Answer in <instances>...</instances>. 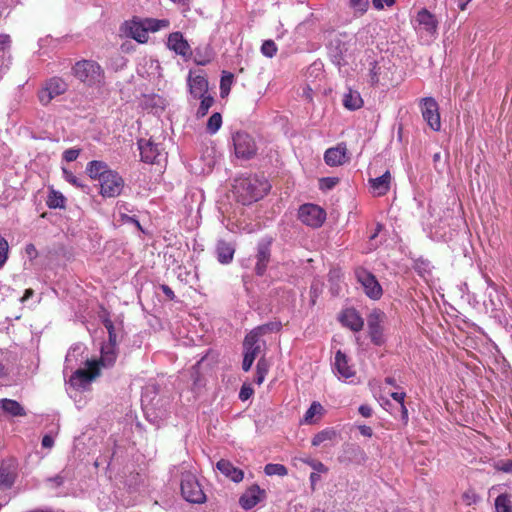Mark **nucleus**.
Instances as JSON below:
<instances>
[{"mask_svg": "<svg viewBox=\"0 0 512 512\" xmlns=\"http://www.w3.org/2000/svg\"><path fill=\"white\" fill-rule=\"evenodd\" d=\"M88 176L99 182L100 195L104 198H114L121 194L124 180L118 172L110 169L107 163L93 160L86 166Z\"/></svg>", "mask_w": 512, "mask_h": 512, "instance_id": "1", "label": "nucleus"}, {"mask_svg": "<svg viewBox=\"0 0 512 512\" xmlns=\"http://www.w3.org/2000/svg\"><path fill=\"white\" fill-rule=\"evenodd\" d=\"M271 186L264 176H247L235 180L234 193L243 205H248L263 198Z\"/></svg>", "mask_w": 512, "mask_h": 512, "instance_id": "2", "label": "nucleus"}, {"mask_svg": "<svg viewBox=\"0 0 512 512\" xmlns=\"http://www.w3.org/2000/svg\"><path fill=\"white\" fill-rule=\"evenodd\" d=\"M74 76L88 86H100L104 83V71L93 60H81L73 66Z\"/></svg>", "mask_w": 512, "mask_h": 512, "instance_id": "3", "label": "nucleus"}, {"mask_svg": "<svg viewBox=\"0 0 512 512\" xmlns=\"http://www.w3.org/2000/svg\"><path fill=\"white\" fill-rule=\"evenodd\" d=\"M181 494L183 498L193 504H202L206 495L197 477L191 472H184L181 476Z\"/></svg>", "mask_w": 512, "mask_h": 512, "instance_id": "4", "label": "nucleus"}, {"mask_svg": "<svg viewBox=\"0 0 512 512\" xmlns=\"http://www.w3.org/2000/svg\"><path fill=\"white\" fill-rule=\"evenodd\" d=\"M264 330V327H258L251 331L244 339L243 348H244V358L242 362V368L244 371H249L251 366L257 357V355L261 351V344L259 342V337Z\"/></svg>", "mask_w": 512, "mask_h": 512, "instance_id": "5", "label": "nucleus"}, {"mask_svg": "<svg viewBox=\"0 0 512 512\" xmlns=\"http://www.w3.org/2000/svg\"><path fill=\"white\" fill-rule=\"evenodd\" d=\"M67 89L68 84L63 78L58 76L51 77L43 83L41 89L38 91L39 102L46 106L55 97L64 94Z\"/></svg>", "mask_w": 512, "mask_h": 512, "instance_id": "6", "label": "nucleus"}, {"mask_svg": "<svg viewBox=\"0 0 512 512\" xmlns=\"http://www.w3.org/2000/svg\"><path fill=\"white\" fill-rule=\"evenodd\" d=\"M86 364L88 369H76L69 379V384L75 389H86L91 381L99 375V368L97 367V363L93 361L86 360Z\"/></svg>", "mask_w": 512, "mask_h": 512, "instance_id": "7", "label": "nucleus"}, {"mask_svg": "<svg viewBox=\"0 0 512 512\" xmlns=\"http://www.w3.org/2000/svg\"><path fill=\"white\" fill-rule=\"evenodd\" d=\"M298 218L303 224L312 228H318L324 223L326 212L316 204L307 203L300 206Z\"/></svg>", "mask_w": 512, "mask_h": 512, "instance_id": "8", "label": "nucleus"}, {"mask_svg": "<svg viewBox=\"0 0 512 512\" xmlns=\"http://www.w3.org/2000/svg\"><path fill=\"white\" fill-rule=\"evenodd\" d=\"M358 282L363 287L365 294L372 300H378L383 294L381 285L376 277L364 268H358L355 271Z\"/></svg>", "mask_w": 512, "mask_h": 512, "instance_id": "9", "label": "nucleus"}, {"mask_svg": "<svg viewBox=\"0 0 512 512\" xmlns=\"http://www.w3.org/2000/svg\"><path fill=\"white\" fill-rule=\"evenodd\" d=\"M420 109L423 119L433 131L441 129L439 106L433 97H425L420 100Z\"/></svg>", "mask_w": 512, "mask_h": 512, "instance_id": "10", "label": "nucleus"}, {"mask_svg": "<svg viewBox=\"0 0 512 512\" xmlns=\"http://www.w3.org/2000/svg\"><path fill=\"white\" fill-rule=\"evenodd\" d=\"M233 144L235 155L238 158L249 159L253 157L257 151L255 141L246 132H237L233 136Z\"/></svg>", "mask_w": 512, "mask_h": 512, "instance_id": "11", "label": "nucleus"}, {"mask_svg": "<svg viewBox=\"0 0 512 512\" xmlns=\"http://www.w3.org/2000/svg\"><path fill=\"white\" fill-rule=\"evenodd\" d=\"M273 240V237L265 236L261 238L257 244L255 272L259 276H262L267 269Z\"/></svg>", "mask_w": 512, "mask_h": 512, "instance_id": "12", "label": "nucleus"}, {"mask_svg": "<svg viewBox=\"0 0 512 512\" xmlns=\"http://www.w3.org/2000/svg\"><path fill=\"white\" fill-rule=\"evenodd\" d=\"M385 317L384 312L375 309L369 314L367 320L371 341L378 346L384 343L382 323L384 322Z\"/></svg>", "mask_w": 512, "mask_h": 512, "instance_id": "13", "label": "nucleus"}, {"mask_svg": "<svg viewBox=\"0 0 512 512\" xmlns=\"http://www.w3.org/2000/svg\"><path fill=\"white\" fill-rule=\"evenodd\" d=\"M332 370L335 376L341 381H347L356 374L353 365L349 364L347 355L340 350L335 353Z\"/></svg>", "mask_w": 512, "mask_h": 512, "instance_id": "14", "label": "nucleus"}, {"mask_svg": "<svg viewBox=\"0 0 512 512\" xmlns=\"http://www.w3.org/2000/svg\"><path fill=\"white\" fill-rule=\"evenodd\" d=\"M266 499V491L259 485L248 487L239 498V505L244 510H250Z\"/></svg>", "mask_w": 512, "mask_h": 512, "instance_id": "15", "label": "nucleus"}, {"mask_svg": "<svg viewBox=\"0 0 512 512\" xmlns=\"http://www.w3.org/2000/svg\"><path fill=\"white\" fill-rule=\"evenodd\" d=\"M348 35L340 34L335 36L329 43V55L332 61L337 65H342L345 62L346 53L348 51Z\"/></svg>", "mask_w": 512, "mask_h": 512, "instance_id": "16", "label": "nucleus"}, {"mask_svg": "<svg viewBox=\"0 0 512 512\" xmlns=\"http://www.w3.org/2000/svg\"><path fill=\"white\" fill-rule=\"evenodd\" d=\"M138 148L143 162L154 164L160 161L162 148L151 139H140L138 141Z\"/></svg>", "mask_w": 512, "mask_h": 512, "instance_id": "17", "label": "nucleus"}, {"mask_svg": "<svg viewBox=\"0 0 512 512\" xmlns=\"http://www.w3.org/2000/svg\"><path fill=\"white\" fill-rule=\"evenodd\" d=\"M414 23V27L417 31L422 30L430 35L435 34L438 28V21L435 15L428 11L426 8H422L418 11Z\"/></svg>", "mask_w": 512, "mask_h": 512, "instance_id": "18", "label": "nucleus"}, {"mask_svg": "<svg viewBox=\"0 0 512 512\" xmlns=\"http://www.w3.org/2000/svg\"><path fill=\"white\" fill-rule=\"evenodd\" d=\"M167 47L184 58L189 57L192 53L188 41L184 38L181 32H173L169 34Z\"/></svg>", "mask_w": 512, "mask_h": 512, "instance_id": "19", "label": "nucleus"}, {"mask_svg": "<svg viewBox=\"0 0 512 512\" xmlns=\"http://www.w3.org/2000/svg\"><path fill=\"white\" fill-rule=\"evenodd\" d=\"M125 34L139 43H146L148 33L146 31L143 19L134 18L125 23Z\"/></svg>", "mask_w": 512, "mask_h": 512, "instance_id": "20", "label": "nucleus"}, {"mask_svg": "<svg viewBox=\"0 0 512 512\" xmlns=\"http://www.w3.org/2000/svg\"><path fill=\"white\" fill-rule=\"evenodd\" d=\"M190 94L193 97H201L208 92V81L202 74L190 73L188 77Z\"/></svg>", "mask_w": 512, "mask_h": 512, "instance_id": "21", "label": "nucleus"}, {"mask_svg": "<svg viewBox=\"0 0 512 512\" xmlns=\"http://www.w3.org/2000/svg\"><path fill=\"white\" fill-rule=\"evenodd\" d=\"M341 323L354 332L362 330L364 321L355 309H346L340 315Z\"/></svg>", "mask_w": 512, "mask_h": 512, "instance_id": "22", "label": "nucleus"}, {"mask_svg": "<svg viewBox=\"0 0 512 512\" xmlns=\"http://www.w3.org/2000/svg\"><path fill=\"white\" fill-rule=\"evenodd\" d=\"M217 469L227 478L235 483H239L244 479V472L235 467L230 461L221 459L216 464Z\"/></svg>", "mask_w": 512, "mask_h": 512, "instance_id": "23", "label": "nucleus"}, {"mask_svg": "<svg viewBox=\"0 0 512 512\" xmlns=\"http://www.w3.org/2000/svg\"><path fill=\"white\" fill-rule=\"evenodd\" d=\"M391 174L386 171L383 175L369 179L370 188L374 196H383L390 189Z\"/></svg>", "mask_w": 512, "mask_h": 512, "instance_id": "24", "label": "nucleus"}, {"mask_svg": "<svg viewBox=\"0 0 512 512\" xmlns=\"http://www.w3.org/2000/svg\"><path fill=\"white\" fill-rule=\"evenodd\" d=\"M346 159V148L338 145L326 150L324 154L325 163L329 166L342 165Z\"/></svg>", "mask_w": 512, "mask_h": 512, "instance_id": "25", "label": "nucleus"}, {"mask_svg": "<svg viewBox=\"0 0 512 512\" xmlns=\"http://www.w3.org/2000/svg\"><path fill=\"white\" fill-rule=\"evenodd\" d=\"M117 359V348L113 344H103L101 346V356L97 363V367L104 368L112 367Z\"/></svg>", "mask_w": 512, "mask_h": 512, "instance_id": "26", "label": "nucleus"}, {"mask_svg": "<svg viewBox=\"0 0 512 512\" xmlns=\"http://www.w3.org/2000/svg\"><path fill=\"white\" fill-rule=\"evenodd\" d=\"M216 253L221 264H229L233 260L235 249L232 244L221 240L217 243Z\"/></svg>", "mask_w": 512, "mask_h": 512, "instance_id": "27", "label": "nucleus"}, {"mask_svg": "<svg viewBox=\"0 0 512 512\" xmlns=\"http://www.w3.org/2000/svg\"><path fill=\"white\" fill-rule=\"evenodd\" d=\"M83 349L82 345L76 344L68 350L65 357L64 372L67 370L72 371L79 362L82 363V360H80L79 357L82 355Z\"/></svg>", "mask_w": 512, "mask_h": 512, "instance_id": "28", "label": "nucleus"}, {"mask_svg": "<svg viewBox=\"0 0 512 512\" xmlns=\"http://www.w3.org/2000/svg\"><path fill=\"white\" fill-rule=\"evenodd\" d=\"M343 105L349 110H357L361 108L363 100L360 93L356 90L349 89L348 92L343 95Z\"/></svg>", "mask_w": 512, "mask_h": 512, "instance_id": "29", "label": "nucleus"}, {"mask_svg": "<svg viewBox=\"0 0 512 512\" xmlns=\"http://www.w3.org/2000/svg\"><path fill=\"white\" fill-rule=\"evenodd\" d=\"M1 408L11 416H25L26 412L21 404L15 400L2 399L0 400Z\"/></svg>", "mask_w": 512, "mask_h": 512, "instance_id": "30", "label": "nucleus"}, {"mask_svg": "<svg viewBox=\"0 0 512 512\" xmlns=\"http://www.w3.org/2000/svg\"><path fill=\"white\" fill-rule=\"evenodd\" d=\"M143 22L147 33L157 32L161 29L168 28L170 25V22L167 19L145 18L143 19Z\"/></svg>", "mask_w": 512, "mask_h": 512, "instance_id": "31", "label": "nucleus"}, {"mask_svg": "<svg viewBox=\"0 0 512 512\" xmlns=\"http://www.w3.org/2000/svg\"><path fill=\"white\" fill-rule=\"evenodd\" d=\"M15 474L8 467L0 468V490H6L13 486Z\"/></svg>", "mask_w": 512, "mask_h": 512, "instance_id": "32", "label": "nucleus"}, {"mask_svg": "<svg viewBox=\"0 0 512 512\" xmlns=\"http://www.w3.org/2000/svg\"><path fill=\"white\" fill-rule=\"evenodd\" d=\"M65 202L66 199L60 192L52 190L48 195L46 204L49 208L57 209L64 208Z\"/></svg>", "mask_w": 512, "mask_h": 512, "instance_id": "33", "label": "nucleus"}, {"mask_svg": "<svg viewBox=\"0 0 512 512\" xmlns=\"http://www.w3.org/2000/svg\"><path fill=\"white\" fill-rule=\"evenodd\" d=\"M496 512H512V500L508 494H500L495 499Z\"/></svg>", "mask_w": 512, "mask_h": 512, "instance_id": "34", "label": "nucleus"}, {"mask_svg": "<svg viewBox=\"0 0 512 512\" xmlns=\"http://www.w3.org/2000/svg\"><path fill=\"white\" fill-rule=\"evenodd\" d=\"M336 437V431L333 428H326L318 432L312 439L313 446H319L325 441L333 440Z\"/></svg>", "mask_w": 512, "mask_h": 512, "instance_id": "35", "label": "nucleus"}, {"mask_svg": "<svg viewBox=\"0 0 512 512\" xmlns=\"http://www.w3.org/2000/svg\"><path fill=\"white\" fill-rule=\"evenodd\" d=\"M197 98L201 99V102H200V106L197 110L196 115L198 118H202L208 113L209 109L214 104V98L208 94H204V96L197 97Z\"/></svg>", "mask_w": 512, "mask_h": 512, "instance_id": "36", "label": "nucleus"}, {"mask_svg": "<svg viewBox=\"0 0 512 512\" xmlns=\"http://www.w3.org/2000/svg\"><path fill=\"white\" fill-rule=\"evenodd\" d=\"M322 412H323V406L319 402L314 401L310 405V407L308 408L306 413L304 414L303 422L306 423V424L313 423L314 422V420H313L314 416L321 415Z\"/></svg>", "mask_w": 512, "mask_h": 512, "instance_id": "37", "label": "nucleus"}, {"mask_svg": "<svg viewBox=\"0 0 512 512\" xmlns=\"http://www.w3.org/2000/svg\"><path fill=\"white\" fill-rule=\"evenodd\" d=\"M268 368V363L264 358L258 360L256 366V376L254 379V382L256 384L261 385L264 382L265 377L268 373Z\"/></svg>", "mask_w": 512, "mask_h": 512, "instance_id": "38", "label": "nucleus"}, {"mask_svg": "<svg viewBox=\"0 0 512 512\" xmlns=\"http://www.w3.org/2000/svg\"><path fill=\"white\" fill-rule=\"evenodd\" d=\"M222 126V116L220 113H213L207 121V132L211 135L215 134Z\"/></svg>", "mask_w": 512, "mask_h": 512, "instance_id": "39", "label": "nucleus"}, {"mask_svg": "<svg viewBox=\"0 0 512 512\" xmlns=\"http://www.w3.org/2000/svg\"><path fill=\"white\" fill-rule=\"evenodd\" d=\"M264 472L267 476H286L288 474L287 468L283 464L269 463L264 467Z\"/></svg>", "mask_w": 512, "mask_h": 512, "instance_id": "40", "label": "nucleus"}, {"mask_svg": "<svg viewBox=\"0 0 512 512\" xmlns=\"http://www.w3.org/2000/svg\"><path fill=\"white\" fill-rule=\"evenodd\" d=\"M390 396L400 405L401 419L404 423L408 422V410L404 404L405 392H392Z\"/></svg>", "mask_w": 512, "mask_h": 512, "instance_id": "41", "label": "nucleus"}, {"mask_svg": "<svg viewBox=\"0 0 512 512\" xmlns=\"http://www.w3.org/2000/svg\"><path fill=\"white\" fill-rule=\"evenodd\" d=\"M233 82V74L224 73L220 80V95L221 97H226L231 89V85Z\"/></svg>", "mask_w": 512, "mask_h": 512, "instance_id": "42", "label": "nucleus"}, {"mask_svg": "<svg viewBox=\"0 0 512 512\" xmlns=\"http://www.w3.org/2000/svg\"><path fill=\"white\" fill-rule=\"evenodd\" d=\"M103 324L108 331V341L105 342L104 344H113L114 347H117V336L115 333L113 322L109 318H105L103 320Z\"/></svg>", "mask_w": 512, "mask_h": 512, "instance_id": "43", "label": "nucleus"}, {"mask_svg": "<svg viewBox=\"0 0 512 512\" xmlns=\"http://www.w3.org/2000/svg\"><path fill=\"white\" fill-rule=\"evenodd\" d=\"M261 52L264 56L272 58L277 53V46L272 40H265L261 46Z\"/></svg>", "mask_w": 512, "mask_h": 512, "instance_id": "44", "label": "nucleus"}, {"mask_svg": "<svg viewBox=\"0 0 512 512\" xmlns=\"http://www.w3.org/2000/svg\"><path fill=\"white\" fill-rule=\"evenodd\" d=\"M462 499L467 506H471L478 503L481 498L473 489H468L463 493Z\"/></svg>", "mask_w": 512, "mask_h": 512, "instance_id": "45", "label": "nucleus"}, {"mask_svg": "<svg viewBox=\"0 0 512 512\" xmlns=\"http://www.w3.org/2000/svg\"><path fill=\"white\" fill-rule=\"evenodd\" d=\"M64 179L75 187L83 188L84 185L81 180L66 168L62 169Z\"/></svg>", "mask_w": 512, "mask_h": 512, "instance_id": "46", "label": "nucleus"}, {"mask_svg": "<svg viewBox=\"0 0 512 512\" xmlns=\"http://www.w3.org/2000/svg\"><path fill=\"white\" fill-rule=\"evenodd\" d=\"M9 245L5 238L0 236V268L6 263L8 259Z\"/></svg>", "mask_w": 512, "mask_h": 512, "instance_id": "47", "label": "nucleus"}, {"mask_svg": "<svg viewBox=\"0 0 512 512\" xmlns=\"http://www.w3.org/2000/svg\"><path fill=\"white\" fill-rule=\"evenodd\" d=\"M380 74L381 67H379L376 63H373L369 71V82L371 85H377L380 83Z\"/></svg>", "mask_w": 512, "mask_h": 512, "instance_id": "48", "label": "nucleus"}, {"mask_svg": "<svg viewBox=\"0 0 512 512\" xmlns=\"http://www.w3.org/2000/svg\"><path fill=\"white\" fill-rule=\"evenodd\" d=\"M303 462L309 465L315 472L326 473L328 471L327 467L318 460L308 458L303 460Z\"/></svg>", "mask_w": 512, "mask_h": 512, "instance_id": "49", "label": "nucleus"}, {"mask_svg": "<svg viewBox=\"0 0 512 512\" xmlns=\"http://www.w3.org/2000/svg\"><path fill=\"white\" fill-rule=\"evenodd\" d=\"M350 6L360 13H365L369 7V0H350Z\"/></svg>", "mask_w": 512, "mask_h": 512, "instance_id": "50", "label": "nucleus"}, {"mask_svg": "<svg viewBox=\"0 0 512 512\" xmlns=\"http://www.w3.org/2000/svg\"><path fill=\"white\" fill-rule=\"evenodd\" d=\"M495 468L505 473H512V459L498 461L495 465Z\"/></svg>", "mask_w": 512, "mask_h": 512, "instance_id": "51", "label": "nucleus"}, {"mask_svg": "<svg viewBox=\"0 0 512 512\" xmlns=\"http://www.w3.org/2000/svg\"><path fill=\"white\" fill-rule=\"evenodd\" d=\"M80 154L79 149L70 148L64 151L63 159L67 162L75 161Z\"/></svg>", "mask_w": 512, "mask_h": 512, "instance_id": "52", "label": "nucleus"}, {"mask_svg": "<svg viewBox=\"0 0 512 512\" xmlns=\"http://www.w3.org/2000/svg\"><path fill=\"white\" fill-rule=\"evenodd\" d=\"M396 0H372V5L376 10H383L385 6L392 7Z\"/></svg>", "mask_w": 512, "mask_h": 512, "instance_id": "53", "label": "nucleus"}, {"mask_svg": "<svg viewBox=\"0 0 512 512\" xmlns=\"http://www.w3.org/2000/svg\"><path fill=\"white\" fill-rule=\"evenodd\" d=\"M10 65V56L3 54L0 55V78L7 72Z\"/></svg>", "mask_w": 512, "mask_h": 512, "instance_id": "54", "label": "nucleus"}, {"mask_svg": "<svg viewBox=\"0 0 512 512\" xmlns=\"http://www.w3.org/2000/svg\"><path fill=\"white\" fill-rule=\"evenodd\" d=\"M52 488L60 487L65 482V477L62 474H58L54 477H50L46 480Z\"/></svg>", "mask_w": 512, "mask_h": 512, "instance_id": "55", "label": "nucleus"}, {"mask_svg": "<svg viewBox=\"0 0 512 512\" xmlns=\"http://www.w3.org/2000/svg\"><path fill=\"white\" fill-rule=\"evenodd\" d=\"M338 182L337 178L326 177L321 180V187L326 189H332Z\"/></svg>", "mask_w": 512, "mask_h": 512, "instance_id": "56", "label": "nucleus"}, {"mask_svg": "<svg viewBox=\"0 0 512 512\" xmlns=\"http://www.w3.org/2000/svg\"><path fill=\"white\" fill-rule=\"evenodd\" d=\"M10 45V37L8 35H0V55H6V48Z\"/></svg>", "mask_w": 512, "mask_h": 512, "instance_id": "57", "label": "nucleus"}, {"mask_svg": "<svg viewBox=\"0 0 512 512\" xmlns=\"http://www.w3.org/2000/svg\"><path fill=\"white\" fill-rule=\"evenodd\" d=\"M253 393V390L250 388V387H246V386H243L240 390V393H239V398L242 400V401H246L247 399L250 398V396L252 395Z\"/></svg>", "mask_w": 512, "mask_h": 512, "instance_id": "58", "label": "nucleus"}, {"mask_svg": "<svg viewBox=\"0 0 512 512\" xmlns=\"http://www.w3.org/2000/svg\"><path fill=\"white\" fill-rule=\"evenodd\" d=\"M41 444H42V447H44V448H48V449L52 448L53 445H54V438H53V436H51L49 434L44 435L43 438H42Z\"/></svg>", "mask_w": 512, "mask_h": 512, "instance_id": "59", "label": "nucleus"}, {"mask_svg": "<svg viewBox=\"0 0 512 512\" xmlns=\"http://www.w3.org/2000/svg\"><path fill=\"white\" fill-rule=\"evenodd\" d=\"M348 449L353 455L358 456L360 459H364L365 453L359 446L350 445Z\"/></svg>", "mask_w": 512, "mask_h": 512, "instance_id": "60", "label": "nucleus"}, {"mask_svg": "<svg viewBox=\"0 0 512 512\" xmlns=\"http://www.w3.org/2000/svg\"><path fill=\"white\" fill-rule=\"evenodd\" d=\"M359 429V432L361 435L365 436V437H371L373 435V430L371 427L369 426H366V425H360L358 427Z\"/></svg>", "mask_w": 512, "mask_h": 512, "instance_id": "61", "label": "nucleus"}, {"mask_svg": "<svg viewBox=\"0 0 512 512\" xmlns=\"http://www.w3.org/2000/svg\"><path fill=\"white\" fill-rule=\"evenodd\" d=\"M359 413L363 416V417H370L372 415V409L370 406L368 405H361L358 409Z\"/></svg>", "mask_w": 512, "mask_h": 512, "instance_id": "62", "label": "nucleus"}, {"mask_svg": "<svg viewBox=\"0 0 512 512\" xmlns=\"http://www.w3.org/2000/svg\"><path fill=\"white\" fill-rule=\"evenodd\" d=\"M161 290L170 300H173L175 298L173 290L168 285H161Z\"/></svg>", "mask_w": 512, "mask_h": 512, "instance_id": "63", "label": "nucleus"}, {"mask_svg": "<svg viewBox=\"0 0 512 512\" xmlns=\"http://www.w3.org/2000/svg\"><path fill=\"white\" fill-rule=\"evenodd\" d=\"M123 219L127 222V223H132L134 224L139 230H142V227H141V224L140 222L135 218V217H132V216H124Z\"/></svg>", "mask_w": 512, "mask_h": 512, "instance_id": "64", "label": "nucleus"}]
</instances>
